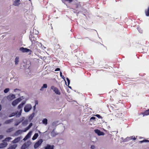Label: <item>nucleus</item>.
<instances>
[{
    "mask_svg": "<svg viewBox=\"0 0 149 149\" xmlns=\"http://www.w3.org/2000/svg\"><path fill=\"white\" fill-rule=\"evenodd\" d=\"M66 79H67V80L68 82V85H69L70 83V81L69 79L68 78H66Z\"/></svg>",
    "mask_w": 149,
    "mask_h": 149,
    "instance_id": "39",
    "label": "nucleus"
},
{
    "mask_svg": "<svg viewBox=\"0 0 149 149\" xmlns=\"http://www.w3.org/2000/svg\"><path fill=\"white\" fill-rule=\"evenodd\" d=\"M95 148V146L94 145H92L91 147V149H94Z\"/></svg>",
    "mask_w": 149,
    "mask_h": 149,
    "instance_id": "40",
    "label": "nucleus"
},
{
    "mask_svg": "<svg viewBox=\"0 0 149 149\" xmlns=\"http://www.w3.org/2000/svg\"><path fill=\"white\" fill-rule=\"evenodd\" d=\"M1 123H0V126H1Z\"/></svg>",
    "mask_w": 149,
    "mask_h": 149,
    "instance_id": "51",
    "label": "nucleus"
},
{
    "mask_svg": "<svg viewBox=\"0 0 149 149\" xmlns=\"http://www.w3.org/2000/svg\"><path fill=\"white\" fill-rule=\"evenodd\" d=\"M19 50L22 52H28L29 51L31 52V50L28 49L26 48H24L23 47H22L19 48Z\"/></svg>",
    "mask_w": 149,
    "mask_h": 149,
    "instance_id": "7",
    "label": "nucleus"
},
{
    "mask_svg": "<svg viewBox=\"0 0 149 149\" xmlns=\"http://www.w3.org/2000/svg\"><path fill=\"white\" fill-rule=\"evenodd\" d=\"M95 116L97 117L98 118H102V116H101L99 114H96Z\"/></svg>",
    "mask_w": 149,
    "mask_h": 149,
    "instance_id": "38",
    "label": "nucleus"
},
{
    "mask_svg": "<svg viewBox=\"0 0 149 149\" xmlns=\"http://www.w3.org/2000/svg\"><path fill=\"white\" fill-rule=\"evenodd\" d=\"M60 75L61 77H62V78L63 79H64L65 77L63 75H62V72H60Z\"/></svg>",
    "mask_w": 149,
    "mask_h": 149,
    "instance_id": "37",
    "label": "nucleus"
},
{
    "mask_svg": "<svg viewBox=\"0 0 149 149\" xmlns=\"http://www.w3.org/2000/svg\"><path fill=\"white\" fill-rule=\"evenodd\" d=\"M95 117H94V116H92V117L91 118H90V119L91 120H95Z\"/></svg>",
    "mask_w": 149,
    "mask_h": 149,
    "instance_id": "41",
    "label": "nucleus"
},
{
    "mask_svg": "<svg viewBox=\"0 0 149 149\" xmlns=\"http://www.w3.org/2000/svg\"><path fill=\"white\" fill-rule=\"evenodd\" d=\"M34 113H33L31 115V116L29 117V119L30 120H31L32 119L33 117H34Z\"/></svg>",
    "mask_w": 149,
    "mask_h": 149,
    "instance_id": "26",
    "label": "nucleus"
},
{
    "mask_svg": "<svg viewBox=\"0 0 149 149\" xmlns=\"http://www.w3.org/2000/svg\"><path fill=\"white\" fill-rule=\"evenodd\" d=\"M47 84H44L43 85V86L42 87H41V88L40 89V90H42V89L43 88H47Z\"/></svg>",
    "mask_w": 149,
    "mask_h": 149,
    "instance_id": "32",
    "label": "nucleus"
},
{
    "mask_svg": "<svg viewBox=\"0 0 149 149\" xmlns=\"http://www.w3.org/2000/svg\"><path fill=\"white\" fill-rule=\"evenodd\" d=\"M32 123H31L29 125V126L26 127V130H28L32 126Z\"/></svg>",
    "mask_w": 149,
    "mask_h": 149,
    "instance_id": "34",
    "label": "nucleus"
},
{
    "mask_svg": "<svg viewBox=\"0 0 149 149\" xmlns=\"http://www.w3.org/2000/svg\"><path fill=\"white\" fill-rule=\"evenodd\" d=\"M17 146V145H14L9 147L7 149H15Z\"/></svg>",
    "mask_w": 149,
    "mask_h": 149,
    "instance_id": "23",
    "label": "nucleus"
},
{
    "mask_svg": "<svg viewBox=\"0 0 149 149\" xmlns=\"http://www.w3.org/2000/svg\"><path fill=\"white\" fill-rule=\"evenodd\" d=\"M21 100L20 98H18L14 100L12 102V104L13 106H15L17 105Z\"/></svg>",
    "mask_w": 149,
    "mask_h": 149,
    "instance_id": "5",
    "label": "nucleus"
},
{
    "mask_svg": "<svg viewBox=\"0 0 149 149\" xmlns=\"http://www.w3.org/2000/svg\"><path fill=\"white\" fill-rule=\"evenodd\" d=\"M115 116L118 118H120L122 116L123 114L121 112L118 110H116Z\"/></svg>",
    "mask_w": 149,
    "mask_h": 149,
    "instance_id": "6",
    "label": "nucleus"
},
{
    "mask_svg": "<svg viewBox=\"0 0 149 149\" xmlns=\"http://www.w3.org/2000/svg\"><path fill=\"white\" fill-rule=\"evenodd\" d=\"M13 119H10L6 120L4 124H8L10 123L13 121Z\"/></svg>",
    "mask_w": 149,
    "mask_h": 149,
    "instance_id": "21",
    "label": "nucleus"
},
{
    "mask_svg": "<svg viewBox=\"0 0 149 149\" xmlns=\"http://www.w3.org/2000/svg\"><path fill=\"white\" fill-rule=\"evenodd\" d=\"M2 109V107L1 105V104L0 105V111Z\"/></svg>",
    "mask_w": 149,
    "mask_h": 149,
    "instance_id": "46",
    "label": "nucleus"
},
{
    "mask_svg": "<svg viewBox=\"0 0 149 149\" xmlns=\"http://www.w3.org/2000/svg\"><path fill=\"white\" fill-rule=\"evenodd\" d=\"M75 6V8L76 9H78L81 7V5L79 3H77L74 4Z\"/></svg>",
    "mask_w": 149,
    "mask_h": 149,
    "instance_id": "20",
    "label": "nucleus"
},
{
    "mask_svg": "<svg viewBox=\"0 0 149 149\" xmlns=\"http://www.w3.org/2000/svg\"><path fill=\"white\" fill-rule=\"evenodd\" d=\"M31 108L32 106L30 104H27L24 107V111L26 112H28L31 109Z\"/></svg>",
    "mask_w": 149,
    "mask_h": 149,
    "instance_id": "3",
    "label": "nucleus"
},
{
    "mask_svg": "<svg viewBox=\"0 0 149 149\" xmlns=\"http://www.w3.org/2000/svg\"><path fill=\"white\" fill-rule=\"evenodd\" d=\"M14 130V128L13 127L10 128L8 129L7 130L6 132L8 133L10 132L13 131Z\"/></svg>",
    "mask_w": 149,
    "mask_h": 149,
    "instance_id": "25",
    "label": "nucleus"
},
{
    "mask_svg": "<svg viewBox=\"0 0 149 149\" xmlns=\"http://www.w3.org/2000/svg\"><path fill=\"white\" fill-rule=\"evenodd\" d=\"M12 139V138L10 137H7V138H6L3 141H3H4H4L8 142L10 141V140H11Z\"/></svg>",
    "mask_w": 149,
    "mask_h": 149,
    "instance_id": "24",
    "label": "nucleus"
},
{
    "mask_svg": "<svg viewBox=\"0 0 149 149\" xmlns=\"http://www.w3.org/2000/svg\"><path fill=\"white\" fill-rule=\"evenodd\" d=\"M15 115H16V116H19V115H18V111H17V112H13L12 113L10 114L9 116H8L9 117H13V116H15Z\"/></svg>",
    "mask_w": 149,
    "mask_h": 149,
    "instance_id": "13",
    "label": "nucleus"
},
{
    "mask_svg": "<svg viewBox=\"0 0 149 149\" xmlns=\"http://www.w3.org/2000/svg\"><path fill=\"white\" fill-rule=\"evenodd\" d=\"M31 132H29L27 134V135L25 137L24 139V140H25L26 139H27L28 138H29L30 137V136L31 135Z\"/></svg>",
    "mask_w": 149,
    "mask_h": 149,
    "instance_id": "15",
    "label": "nucleus"
},
{
    "mask_svg": "<svg viewBox=\"0 0 149 149\" xmlns=\"http://www.w3.org/2000/svg\"><path fill=\"white\" fill-rule=\"evenodd\" d=\"M69 88H71L70 87H69Z\"/></svg>",
    "mask_w": 149,
    "mask_h": 149,
    "instance_id": "52",
    "label": "nucleus"
},
{
    "mask_svg": "<svg viewBox=\"0 0 149 149\" xmlns=\"http://www.w3.org/2000/svg\"><path fill=\"white\" fill-rule=\"evenodd\" d=\"M59 70H60V69L58 68H56L55 70V71H59Z\"/></svg>",
    "mask_w": 149,
    "mask_h": 149,
    "instance_id": "42",
    "label": "nucleus"
},
{
    "mask_svg": "<svg viewBox=\"0 0 149 149\" xmlns=\"http://www.w3.org/2000/svg\"><path fill=\"white\" fill-rule=\"evenodd\" d=\"M76 10V12H77V10Z\"/></svg>",
    "mask_w": 149,
    "mask_h": 149,
    "instance_id": "50",
    "label": "nucleus"
},
{
    "mask_svg": "<svg viewBox=\"0 0 149 149\" xmlns=\"http://www.w3.org/2000/svg\"><path fill=\"white\" fill-rule=\"evenodd\" d=\"M54 146H51L49 145H47V146L45 147V149H54Z\"/></svg>",
    "mask_w": 149,
    "mask_h": 149,
    "instance_id": "14",
    "label": "nucleus"
},
{
    "mask_svg": "<svg viewBox=\"0 0 149 149\" xmlns=\"http://www.w3.org/2000/svg\"><path fill=\"white\" fill-rule=\"evenodd\" d=\"M19 61V57L18 56L16 57L15 59V65H17L18 64V62Z\"/></svg>",
    "mask_w": 149,
    "mask_h": 149,
    "instance_id": "18",
    "label": "nucleus"
},
{
    "mask_svg": "<svg viewBox=\"0 0 149 149\" xmlns=\"http://www.w3.org/2000/svg\"><path fill=\"white\" fill-rule=\"evenodd\" d=\"M30 1L31 0H29Z\"/></svg>",
    "mask_w": 149,
    "mask_h": 149,
    "instance_id": "54",
    "label": "nucleus"
},
{
    "mask_svg": "<svg viewBox=\"0 0 149 149\" xmlns=\"http://www.w3.org/2000/svg\"><path fill=\"white\" fill-rule=\"evenodd\" d=\"M18 90L16 88V89H15V90H14V91H16V90Z\"/></svg>",
    "mask_w": 149,
    "mask_h": 149,
    "instance_id": "47",
    "label": "nucleus"
},
{
    "mask_svg": "<svg viewBox=\"0 0 149 149\" xmlns=\"http://www.w3.org/2000/svg\"><path fill=\"white\" fill-rule=\"evenodd\" d=\"M35 105H36V104H38V102L37 101H36V102H35Z\"/></svg>",
    "mask_w": 149,
    "mask_h": 149,
    "instance_id": "45",
    "label": "nucleus"
},
{
    "mask_svg": "<svg viewBox=\"0 0 149 149\" xmlns=\"http://www.w3.org/2000/svg\"><path fill=\"white\" fill-rule=\"evenodd\" d=\"M22 131L21 130H18L16 131L14 134L13 136H17L22 133Z\"/></svg>",
    "mask_w": 149,
    "mask_h": 149,
    "instance_id": "12",
    "label": "nucleus"
},
{
    "mask_svg": "<svg viewBox=\"0 0 149 149\" xmlns=\"http://www.w3.org/2000/svg\"><path fill=\"white\" fill-rule=\"evenodd\" d=\"M36 105H35L33 107V111H35L36 109Z\"/></svg>",
    "mask_w": 149,
    "mask_h": 149,
    "instance_id": "44",
    "label": "nucleus"
},
{
    "mask_svg": "<svg viewBox=\"0 0 149 149\" xmlns=\"http://www.w3.org/2000/svg\"><path fill=\"white\" fill-rule=\"evenodd\" d=\"M27 146L24 143L23 144V145L21 147V149H25L26 148H27Z\"/></svg>",
    "mask_w": 149,
    "mask_h": 149,
    "instance_id": "33",
    "label": "nucleus"
},
{
    "mask_svg": "<svg viewBox=\"0 0 149 149\" xmlns=\"http://www.w3.org/2000/svg\"><path fill=\"white\" fill-rule=\"evenodd\" d=\"M149 142V140L146 139H144L142 141H140L139 143H141L143 142Z\"/></svg>",
    "mask_w": 149,
    "mask_h": 149,
    "instance_id": "31",
    "label": "nucleus"
},
{
    "mask_svg": "<svg viewBox=\"0 0 149 149\" xmlns=\"http://www.w3.org/2000/svg\"><path fill=\"white\" fill-rule=\"evenodd\" d=\"M145 12L146 16H149V7L147 9L145 10Z\"/></svg>",
    "mask_w": 149,
    "mask_h": 149,
    "instance_id": "17",
    "label": "nucleus"
},
{
    "mask_svg": "<svg viewBox=\"0 0 149 149\" xmlns=\"http://www.w3.org/2000/svg\"><path fill=\"white\" fill-rule=\"evenodd\" d=\"M51 89L53 90L55 93L57 95H60L61 94V92L58 89L54 86H52L51 87Z\"/></svg>",
    "mask_w": 149,
    "mask_h": 149,
    "instance_id": "2",
    "label": "nucleus"
},
{
    "mask_svg": "<svg viewBox=\"0 0 149 149\" xmlns=\"http://www.w3.org/2000/svg\"><path fill=\"white\" fill-rule=\"evenodd\" d=\"M18 0V1H19V0Z\"/></svg>",
    "mask_w": 149,
    "mask_h": 149,
    "instance_id": "53",
    "label": "nucleus"
},
{
    "mask_svg": "<svg viewBox=\"0 0 149 149\" xmlns=\"http://www.w3.org/2000/svg\"><path fill=\"white\" fill-rule=\"evenodd\" d=\"M25 102H22L18 106L17 109H20L19 112L18 113L19 116H20L21 115L22 111V108L23 105L25 104Z\"/></svg>",
    "mask_w": 149,
    "mask_h": 149,
    "instance_id": "1",
    "label": "nucleus"
},
{
    "mask_svg": "<svg viewBox=\"0 0 149 149\" xmlns=\"http://www.w3.org/2000/svg\"><path fill=\"white\" fill-rule=\"evenodd\" d=\"M42 121L43 123L46 125L47 123V120L46 118L43 119Z\"/></svg>",
    "mask_w": 149,
    "mask_h": 149,
    "instance_id": "30",
    "label": "nucleus"
},
{
    "mask_svg": "<svg viewBox=\"0 0 149 149\" xmlns=\"http://www.w3.org/2000/svg\"><path fill=\"white\" fill-rule=\"evenodd\" d=\"M43 142L42 139H40L36 143L34 146V148H38L42 143Z\"/></svg>",
    "mask_w": 149,
    "mask_h": 149,
    "instance_id": "4",
    "label": "nucleus"
},
{
    "mask_svg": "<svg viewBox=\"0 0 149 149\" xmlns=\"http://www.w3.org/2000/svg\"><path fill=\"white\" fill-rule=\"evenodd\" d=\"M138 30L139 32L140 33H143V31L140 28H138Z\"/></svg>",
    "mask_w": 149,
    "mask_h": 149,
    "instance_id": "36",
    "label": "nucleus"
},
{
    "mask_svg": "<svg viewBox=\"0 0 149 149\" xmlns=\"http://www.w3.org/2000/svg\"><path fill=\"white\" fill-rule=\"evenodd\" d=\"M127 138L129 140L132 139L133 140H135L136 139V138L134 136H132L130 137H127Z\"/></svg>",
    "mask_w": 149,
    "mask_h": 149,
    "instance_id": "22",
    "label": "nucleus"
},
{
    "mask_svg": "<svg viewBox=\"0 0 149 149\" xmlns=\"http://www.w3.org/2000/svg\"><path fill=\"white\" fill-rule=\"evenodd\" d=\"M143 116H147L149 115V109L146 110L144 112L142 113Z\"/></svg>",
    "mask_w": 149,
    "mask_h": 149,
    "instance_id": "16",
    "label": "nucleus"
},
{
    "mask_svg": "<svg viewBox=\"0 0 149 149\" xmlns=\"http://www.w3.org/2000/svg\"><path fill=\"white\" fill-rule=\"evenodd\" d=\"M38 133H35L34 136H33V137L32 138V139L33 140H34L36 139L38 137Z\"/></svg>",
    "mask_w": 149,
    "mask_h": 149,
    "instance_id": "19",
    "label": "nucleus"
},
{
    "mask_svg": "<svg viewBox=\"0 0 149 149\" xmlns=\"http://www.w3.org/2000/svg\"><path fill=\"white\" fill-rule=\"evenodd\" d=\"M9 88H7L4 90V92L5 93H6L9 91Z\"/></svg>",
    "mask_w": 149,
    "mask_h": 149,
    "instance_id": "35",
    "label": "nucleus"
},
{
    "mask_svg": "<svg viewBox=\"0 0 149 149\" xmlns=\"http://www.w3.org/2000/svg\"><path fill=\"white\" fill-rule=\"evenodd\" d=\"M15 98V95L10 94L8 95L7 97V98L8 100H11Z\"/></svg>",
    "mask_w": 149,
    "mask_h": 149,
    "instance_id": "8",
    "label": "nucleus"
},
{
    "mask_svg": "<svg viewBox=\"0 0 149 149\" xmlns=\"http://www.w3.org/2000/svg\"><path fill=\"white\" fill-rule=\"evenodd\" d=\"M61 1L63 3H65L66 1H68L69 3H71L73 0H61Z\"/></svg>",
    "mask_w": 149,
    "mask_h": 149,
    "instance_id": "29",
    "label": "nucleus"
},
{
    "mask_svg": "<svg viewBox=\"0 0 149 149\" xmlns=\"http://www.w3.org/2000/svg\"><path fill=\"white\" fill-rule=\"evenodd\" d=\"M19 1H18V0H15L14 1L13 4L15 6H18L19 4Z\"/></svg>",
    "mask_w": 149,
    "mask_h": 149,
    "instance_id": "28",
    "label": "nucleus"
},
{
    "mask_svg": "<svg viewBox=\"0 0 149 149\" xmlns=\"http://www.w3.org/2000/svg\"><path fill=\"white\" fill-rule=\"evenodd\" d=\"M3 137V135H0V139H1Z\"/></svg>",
    "mask_w": 149,
    "mask_h": 149,
    "instance_id": "43",
    "label": "nucleus"
},
{
    "mask_svg": "<svg viewBox=\"0 0 149 149\" xmlns=\"http://www.w3.org/2000/svg\"><path fill=\"white\" fill-rule=\"evenodd\" d=\"M94 131L98 136L103 135L104 134V133L103 132H101L98 129L95 130Z\"/></svg>",
    "mask_w": 149,
    "mask_h": 149,
    "instance_id": "9",
    "label": "nucleus"
},
{
    "mask_svg": "<svg viewBox=\"0 0 149 149\" xmlns=\"http://www.w3.org/2000/svg\"><path fill=\"white\" fill-rule=\"evenodd\" d=\"M71 9H73V10H75V9H74V8H71Z\"/></svg>",
    "mask_w": 149,
    "mask_h": 149,
    "instance_id": "49",
    "label": "nucleus"
},
{
    "mask_svg": "<svg viewBox=\"0 0 149 149\" xmlns=\"http://www.w3.org/2000/svg\"><path fill=\"white\" fill-rule=\"evenodd\" d=\"M22 139V137H18L16 138L13 141H12V143H16L19 142Z\"/></svg>",
    "mask_w": 149,
    "mask_h": 149,
    "instance_id": "10",
    "label": "nucleus"
},
{
    "mask_svg": "<svg viewBox=\"0 0 149 149\" xmlns=\"http://www.w3.org/2000/svg\"><path fill=\"white\" fill-rule=\"evenodd\" d=\"M30 38V39L31 40H32V38Z\"/></svg>",
    "mask_w": 149,
    "mask_h": 149,
    "instance_id": "48",
    "label": "nucleus"
},
{
    "mask_svg": "<svg viewBox=\"0 0 149 149\" xmlns=\"http://www.w3.org/2000/svg\"><path fill=\"white\" fill-rule=\"evenodd\" d=\"M51 136H56L57 134L55 133L54 130H53L51 132Z\"/></svg>",
    "mask_w": 149,
    "mask_h": 149,
    "instance_id": "27",
    "label": "nucleus"
},
{
    "mask_svg": "<svg viewBox=\"0 0 149 149\" xmlns=\"http://www.w3.org/2000/svg\"><path fill=\"white\" fill-rule=\"evenodd\" d=\"M7 145V143L3 141L2 143H0V148H5L6 147Z\"/></svg>",
    "mask_w": 149,
    "mask_h": 149,
    "instance_id": "11",
    "label": "nucleus"
}]
</instances>
